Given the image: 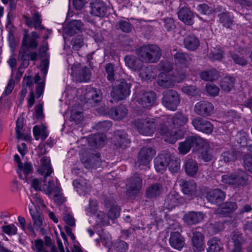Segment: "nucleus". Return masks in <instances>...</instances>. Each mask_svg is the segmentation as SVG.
<instances>
[{
	"label": "nucleus",
	"instance_id": "nucleus-1",
	"mask_svg": "<svg viewBox=\"0 0 252 252\" xmlns=\"http://www.w3.org/2000/svg\"><path fill=\"white\" fill-rule=\"evenodd\" d=\"M188 120L187 115L177 112L173 115H166L158 118L157 122L159 126V133L164 136V140L169 143L174 144L178 139L177 130L171 129L178 128L185 126Z\"/></svg>",
	"mask_w": 252,
	"mask_h": 252
},
{
	"label": "nucleus",
	"instance_id": "nucleus-2",
	"mask_svg": "<svg viewBox=\"0 0 252 252\" xmlns=\"http://www.w3.org/2000/svg\"><path fill=\"white\" fill-rule=\"evenodd\" d=\"M160 66L163 71L161 72L158 76V84L161 87L165 88L172 87L174 86L175 82H180L186 77V74L184 73L176 76H171L169 71L172 70L173 65L167 61L161 62Z\"/></svg>",
	"mask_w": 252,
	"mask_h": 252
},
{
	"label": "nucleus",
	"instance_id": "nucleus-3",
	"mask_svg": "<svg viewBox=\"0 0 252 252\" xmlns=\"http://www.w3.org/2000/svg\"><path fill=\"white\" fill-rule=\"evenodd\" d=\"M137 54L142 62L154 63L160 58L162 53L160 49L156 45H144L137 50Z\"/></svg>",
	"mask_w": 252,
	"mask_h": 252
},
{
	"label": "nucleus",
	"instance_id": "nucleus-4",
	"mask_svg": "<svg viewBox=\"0 0 252 252\" xmlns=\"http://www.w3.org/2000/svg\"><path fill=\"white\" fill-rule=\"evenodd\" d=\"M146 117L139 119L133 122L134 127L138 132L146 136L151 135L157 129L159 132V125L157 124V119Z\"/></svg>",
	"mask_w": 252,
	"mask_h": 252
},
{
	"label": "nucleus",
	"instance_id": "nucleus-5",
	"mask_svg": "<svg viewBox=\"0 0 252 252\" xmlns=\"http://www.w3.org/2000/svg\"><path fill=\"white\" fill-rule=\"evenodd\" d=\"M249 175L242 170H238L231 174L223 175L221 181L225 184L233 186L234 188H239L248 184Z\"/></svg>",
	"mask_w": 252,
	"mask_h": 252
},
{
	"label": "nucleus",
	"instance_id": "nucleus-6",
	"mask_svg": "<svg viewBox=\"0 0 252 252\" xmlns=\"http://www.w3.org/2000/svg\"><path fill=\"white\" fill-rule=\"evenodd\" d=\"M162 103L168 110L175 111L180 103V97L178 93L173 90L165 91L163 92Z\"/></svg>",
	"mask_w": 252,
	"mask_h": 252
},
{
	"label": "nucleus",
	"instance_id": "nucleus-7",
	"mask_svg": "<svg viewBox=\"0 0 252 252\" xmlns=\"http://www.w3.org/2000/svg\"><path fill=\"white\" fill-rule=\"evenodd\" d=\"M130 84L123 80L118 82L117 85L113 87L111 94L116 101L125 99L129 95Z\"/></svg>",
	"mask_w": 252,
	"mask_h": 252
},
{
	"label": "nucleus",
	"instance_id": "nucleus-8",
	"mask_svg": "<svg viewBox=\"0 0 252 252\" xmlns=\"http://www.w3.org/2000/svg\"><path fill=\"white\" fill-rule=\"evenodd\" d=\"M156 154V151L151 147H143L140 151L135 166L147 165Z\"/></svg>",
	"mask_w": 252,
	"mask_h": 252
},
{
	"label": "nucleus",
	"instance_id": "nucleus-9",
	"mask_svg": "<svg viewBox=\"0 0 252 252\" xmlns=\"http://www.w3.org/2000/svg\"><path fill=\"white\" fill-rule=\"evenodd\" d=\"M142 187V179L140 175L135 174L131 177L126 184V192L134 195L140 190Z\"/></svg>",
	"mask_w": 252,
	"mask_h": 252
},
{
	"label": "nucleus",
	"instance_id": "nucleus-10",
	"mask_svg": "<svg viewBox=\"0 0 252 252\" xmlns=\"http://www.w3.org/2000/svg\"><path fill=\"white\" fill-rule=\"evenodd\" d=\"M157 96L152 91L141 93L137 99V101L144 108H150L153 106L156 101Z\"/></svg>",
	"mask_w": 252,
	"mask_h": 252
},
{
	"label": "nucleus",
	"instance_id": "nucleus-11",
	"mask_svg": "<svg viewBox=\"0 0 252 252\" xmlns=\"http://www.w3.org/2000/svg\"><path fill=\"white\" fill-rule=\"evenodd\" d=\"M171 159V155L168 152L159 154L154 160L155 168L157 172L163 173L168 166V162Z\"/></svg>",
	"mask_w": 252,
	"mask_h": 252
},
{
	"label": "nucleus",
	"instance_id": "nucleus-12",
	"mask_svg": "<svg viewBox=\"0 0 252 252\" xmlns=\"http://www.w3.org/2000/svg\"><path fill=\"white\" fill-rule=\"evenodd\" d=\"M90 13L94 16L103 17L107 12V6L101 0H92L90 3Z\"/></svg>",
	"mask_w": 252,
	"mask_h": 252
},
{
	"label": "nucleus",
	"instance_id": "nucleus-13",
	"mask_svg": "<svg viewBox=\"0 0 252 252\" xmlns=\"http://www.w3.org/2000/svg\"><path fill=\"white\" fill-rule=\"evenodd\" d=\"M191 124L196 130L206 134H210L213 130V126L211 123L200 117L194 118Z\"/></svg>",
	"mask_w": 252,
	"mask_h": 252
},
{
	"label": "nucleus",
	"instance_id": "nucleus-14",
	"mask_svg": "<svg viewBox=\"0 0 252 252\" xmlns=\"http://www.w3.org/2000/svg\"><path fill=\"white\" fill-rule=\"evenodd\" d=\"M214 108V105L211 102L202 100L195 104L194 111L198 115L205 117L211 115Z\"/></svg>",
	"mask_w": 252,
	"mask_h": 252
},
{
	"label": "nucleus",
	"instance_id": "nucleus-15",
	"mask_svg": "<svg viewBox=\"0 0 252 252\" xmlns=\"http://www.w3.org/2000/svg\"><path fill=\"white\" fill-rule=\"evenodd\" d=\"M32 18L27 15L24 16L25 23L29 27L33 26L36 29H43L44 27L41 26L42 19L41 14L36 9H33L31 10Z\"/></svg>",
	"mask_w": 252,
	"mask_h": 252
},
{
	"label": "nucleus",
	"instance_id": "nucleus-16",
	"mask_svg": "<svg viewBox=\"0 0 252 252\" xmlns=\"http://www.w3.org/2000/svg\"><path fill=\"white\" fill-rule=\"evenodd\" d=\"M29 209L33 220V227L36 230L40 229V231L42 232L44 230L42 228L43 220L42 213L37 210H35L33 209V205H30V204H29Z\"/></svg>",
	"mask_w": 252,
	"mask_h": 252
},
{
	"label": "nucleus",
	"instance_id": "nucleus-17",
	"mask_svg": "<svg viewBox=\"0 0 252 252\" xmlns=\"http://www.w3.org/2000/svg\"><path fill=\"white\" fill-rule=\"evenodd\" d=\"M76 65H74L72 66V74L75 76V79L77 81L87 82L88 81L91 76V72L89 68L86 66H83L79 68L77 70H74Z\"/></svg>",
	"mask_w": 252,
	"mask_h": 252
},
{
	"label": "nucleus",
	"instance_id": "nucleus-18",
	"mask_svg": "<svg viewBox=\"0 0 252 252\" xmlns=\"http://www.w3.org/2000/svg\"><path fill=\"white\" fill-rule=\"evenodd\" d=\"M238 205L235 202L231 201H226L216 210V213L221 217L228 215L236 210Z\"/></svg>",
	"mask_w": 252,
	"mask_h": 252
},
{
	"label": "nucleus",
	"instance_id": "nucleus-19",
	"mask_svg": "<svg viewBox=\"0 0 252 252\" xmlns=\"http://www.w3.org/2000/svg\"><path fill=\"white\" fill-rule=\"evenodd\" d=\"M179 19L188 25L193 23L194 15L193 12L186 6L180 7L177 13Z\"/></svg>",
	"mask_w": 252,
	"mask_h": 252
},
{
	"label": "nucleus",
	"instance_id": "nucleus-20",
	"mask_svg": "<svg viewBox=\"0 0 252 252\" xmlns=\"http://www.w3.org/2000/svg\"><path fill=\"white\" fill-rule=\"evenodd\" d=\"M204 217L201 212L190 211L184 216L183 220L188 225H193L201 221Z\"/></svg>",
	"mask_w": 252,
	"mask_h": 252
},
{
	"label": "nucleus",
	"instance_id": "nucleus-21",
	"mask_svg": "<svg viewBox=\"0 0 252 252\" xmlns=\"http://www.w3.org/2000/svg\"><path fill=\"white\" fill-rule=\"evenodd\" d=\"M73 185L76 189L77 191L80 194L88 193L91 189L90 182L86 179L79 178L73 181Z\"/></svg>",
	"mask_w": 252,
	"mask_h": 252
},
{
	"label": "nucleus",
	"instance_id": "nucleus-22",
	"mask_svg": "<svg viewBox=\"0 0 252 252\" xmlns=\"http://www.w3.org/2000/svg\"><path fill=\"white\" fill-rule=\"evenodd\" d=\"M115 144L117 147L125 148L130 143L127 135L124 130H118L115 132Z\"/></svg>",
	"mask_w": 252,
	"mask_h": 252
},
{
	"label": "nucleus",
	"instance_id": "nucleus-23",
	"mask_svg": "<svg viewBox=\"0 0 252 252\" xmlns=\"http://www.w3.org/2000/svg\"><path fill=\"white\" fill-rule=\"evenodd\" d=\"M225 197V193L218 189L209 190L206 195L207 200L211 203L221 202L224 199Z\"/></svg>",
	"mask_w": 252,
	"mask_h": 252
},
{
	"label": "nucleus",
	"instance_id": "nucleus-24",
	"mask_svg": "<svg viewBox=\"0 0 252 252\" xmlns=\"http://www.w3.org/2000/svg\"><path fill=\"white\" fill-rule=\"evenodd\" d=\"M169 243L172 248L178 250H181L185 245L184 238L177 232L171 233Z\"/></svg>",
	"mask_w": 252,
	"mask_h": 252
},
{
	"label": "nucleus",
	"instance_id": "nucleus-25",
	"mask_svg": "<svg viewBox=\"0 0 252 252\" xmlns=\"http://www.w3.org/2000/svg\"><path fill=\"white\" fill-rule=\"evenodd\" d=\"M85 98L91 104L96 105L102 98V93L100 90L94 88L90 89L86 93Z\"/></svg>",
	"mask_w": 252,
	"mask_h": 252
},
{
	"label": "nucleus",
	"instance_id": "nucleus-26",
	"mask_svg": "<svg viewBox=\"0 0 252 252\" xmlns=\"http://www.w3.org/2000/svg\"><path fill=\"white\" fill-rule=\"evenodd\" d=\"M184 167L187 174L190 177L194 176L198 170L197 161L191 158H188L184 161Z\"/></svg>",
	"mask_w": 252,
	"mask_h": 252
},
{
	"label": "nucleus",
	"instance_id": "nucleus-27",
	"mask_svg": "<svg viewBox=\"0 0 252 252\" xmlns=\"http://www.w3.org/2000/svg\"><path fill=\"white\" fill-rule=\"evenodd\" d=\"M207 252H220L223 250L221 240L216 237L210 238L207 242Z\"/></svg>",
	"mask_w": 252,
	"mask_h": 252
},
{
	"label": "nucleus",
	"instance_id": "nucleus-28",
	"mask_svg": "<svg viewBox=\"0 0 252 252\" xmlns=\"http://www.w3.org/2000/svg\"><path fill=\"white\" fill-rule=\"evenodd\" d=\"M127 114V110L124 105L117 108H112L109 111V115L112 119L120 120L125 118Z\"/></svg>",
	"mask_w": 252,
	"mask_h": 252
},
{
	"label": "nucleus",
	"instance_id": "nucleus-29",
	"mask_svg": "<svg viewBox=\"0 0 252 252\" xmlns=\"http://www.w3.org/2000/svg\"><path fill=\"white\" fill-rule=\"evenodd\" d=\"M126 65L133 70H138L142 66V61L134 56L128 55L125 58Z\"/></svg>",
	"mask_w": 252,
	"mask_h": 252
},
{
	"label": "nucleus",
	"instance_id": "nucleus-30",
	"mask_svg": "<svg viewBox=\"0 0 252 252\" xmlns=\"http://www.w3.org/2000/svg\"><path fill=\"white\" fill-rule=\"evenodd\" d=\"M180 186L184 194L192 195L196 190V185L193 180L186 181L182 180L180 181Z\"/></svg>",
	"mask_w": 252,
	"mask_h": 252
},
{
	"label": "nucleus",
	"instance_id": "nucleus-31",
	"mask_svg": "<svg viewBox=\"0 0 252 252\" xmlns=\"http://www.w3.org/2000/svg\"><path fill=\"white\" fill-rule=\"evenodd\" d=\"M204 238L202 234L199 231H195L192 234L191 238L192 245L199 251H201L204 249Z\"/></svg>",
	"mask_w": 252,
	"mask_h": 252
},
{
	"label": "nucleus",
	"instance_id": "nucleus-32",
	"mask_svg": "<svg viewBox=\"0 0 252 252\" xmlns=\"http://www.w3.org/2000/svg\"><path fill=\"white\" fill-rule=\"evenodd\" d=\"M83 29V25L81 21L72 20L68 24L66 32L69 35L72 36L81 32Z\"/></svg>",
	"mask_w": 252,
	"mask_h": 252
},
{
	"label": "nucleus",
	"instance_id": "nucleus-33",
	"mask_svg": "<svg viewBox=\"0 0 252 252\" xmlns=\"http://www.w3.org/2000/svg\"><path fill=\"white\" fill-rule=\"evenodd\" d=\"M82 162L86 168H95L99 167L100 166V154H92L86 160L82 161Z\"/></svg>",
	"mask_w": 252,
	"mask_h": 252
},
{
	"label": "nucleus",
	"instance_id": "nucleus-34",
	"mask_svg": "<svg viewBox=\"0 0 252 252\" xmlns=\"http://www.w3.org/2000/svg\"><path fill=\"white\" fill-rule=\"evenodd\" d=\"M186 140L187 141L190 147L193 148V150L194 149L197 150L198 148L202 147L206 142L203 139L197 135L189 136L186 138Z\"/></svg>",
	"mask_w": 252,
	"mask_h": 252
},
{
	"label": "nucleus",
	"instance_id": "nucleus-35",
	"mask_svg": "<svg viewBox=\"0 0 252 252\" xmlns=\"http://www.w3.org/2000/svg\"><path fill=\"white\" fill-rule=\"evenodd\" d=\"M185 47L190 51L195 50L199 45L198 39L193 35L186 36L184 40Z\"/></svg>",
	"mask_w": 252,
	"mask_h": 252
},
{
	"label": "nucleus",
	"instance_id": "nucleus-36",
	"mask_svg": "<svg viewBox=\"0 0 252 252\" xmlns=\"http://www.w3.org/2000/svg\"><path fill=\"white\" fill-rule=\"evenodd\" d=\"M179 203L178 195L175 193H170L166 197L164 207L165 208L171 210Z\"/></svg>",
	"mask_w": 252,
	"mask_h": 252
},
{
	"label": "nucleus",
	"instance_id": "nucleus-37",
	"mask_svg": "<svg viewBox=\"0 0 252 252\" xmlns=\"http://www.w3.org/2000/svg\"><path fill=\"white\" fill-rule=\"evenodd\" d=\"M105 136L103 134H95L89 138V143L95 148L102 147L105 142Z\"/></svg>",
	"mask_w": 252,
	"mask_h": 252
},
{
	"label": "nucleus",
	"instance_id": "nucleus-38",
	"mask_svg": "<svg viewBox=\"0 0 252 252\" xmlns=\"http://www.w3.org/2000/svg\"><path fill=\"white\" fill-rule=\"evenodd\" d=\"M174 59L175 63L182 66H186L187 63L191 60L189 55L182 52H177L174 55Z\"/></svg>",
	"mask_w": 252,
	"mask_h": 252
},
{
	"label": "nucleus",
	"instance_id": "nucleus-39",
	"mask_svg": "<svg viewBox=\"0 0 252 252\" xmlns=\"http://www.w3.org/2000/svg\"><path fill=\"white\" fill-rule=\"evenodd\" d=\"M32 248L34 252H58L54 247L53 248V251L51 252L49 248L44 246V241L40 239L35 240Z\"/></svg>",
	"mask_w": 252,
	"mask_h": 252
},
{
	"label": "nucleus",
	"instance_id": "nucleus-40",
	"mask_svg": "<svg viewBox=\"0 0 252 252\" xmlns=\"http://www.w3.org/2000/svg\"><path fill=\"white\" fill-rule=\"evenodd\" d=\"M203 149L200 152V158L205 162H209L213 159V150L208 143L206 142L202 146Z\"/></svg>",
	"mask_w": 252,
	"mask_h": 252
},
{
	"label": "nucleus",
	"instance_id": "nucleus-41",
	"mask_svg": "<svg viewBox=\"0 0 252 252\" xmlns=\"http://www.w3.org/2000/svg\"><path fill=\"white\" fill-rule=\"evenodd\" d=\"M219 73L214 69L209 70H205L200 73V77L203 80L213 81L218 79Z\"/></svg>",
	"mask_w": 252,
	"mask_h": 252
},
{
	"label": "nucleus",
	"instance_id": "nucleus-42",
	"mask_svg": "<svg viewBox=\"0 0 252 252\" xmlns=\"http://www.w3.org/2000/svg\"><path fill=\"white\" fill-rule=\"evenodd\" d=\"M162 191V186L159 184H155L149 187L146 190L147 197L152 198L158 196Z\"/></svg>",
	"mask_w": 252,
	"mask_h": 252
},
{
	"label": "nucleus",
	"instance_id": "nucleus-43",
	"mask_svg": "<svg viewBox=\"0 0 252 252\" xmlns=\"http://www.w3.org/2000/svg\"><path fill=\"white\" fill-rule=\"evenodd\" d=\"M219 21L223 26L229 28L233 23V18L228 12H222L218 15Z\"/></svg>",
	"mask_w": 252,
	"mask_h": 252
},
{
	"label": "nucleus",
	"instance_id": "nucleus-44",
	"mask_svg": "<svg viewBox=\"0 0 252 252\" xmlns=\"http://www.w3.org/2000/svg\"><path fill=\"white\" fill-rule=\"evenodd\" d=\"M231 239L234 244V248L231 252H241L242 235L238 232H234L231 235Z\"/></svg>",
	"mask_w": 252,
	"mask_h": 252
},
{
	"label": "nucleus",
	"instance_id": "nucleus-45",
	"mask_svg": "<svg viewBox=\"0 0 252 252\" xmlns=\"http://www.w3.org/2000/svg\"><path fill=\"white\" fill-rule=\"evenodd\" d=\"M234 83V78L231 76H226L222 79L220 86L223 90L229 92L233 88Z\"/></svg>",
	"mask_w": 252,
	"mask_h": 252
},
{
	"label": "nucleus",
	"instance_id": "nucleus-46",
	"mask_svg": "<svg viewBox=\"0 0 252 252\" xmlns=\"http://www.w3.org/2000/svg\"><path fill=\"white\" fill-rule=\"evenodd\" d=\"M139 75L143 79L148 80L154 79L156 76V74L151 66H147L141 69Z\"/></svg>",
	"mask_w": 252,
	"mask_h": 252
},
{
	"label": "nucleus",
	"instance_id": "nucleus-47",
	"mask_svg": "<svg viewBox=\"0 0 252 252\" xmlns=\"http://www.w3.org/2000/svg\"><path fill=\"white\" fill-rule=\"evenodd\" d=\"M27 36L24 35L22 41V46L19 50V58L23 61L28 60L29 57Z\"/></svg>",
	"mask_w": 252,
	"mask_h": 252
},
{
	"label": "nucleus",
	"instance_id": "nucleus-48",
	"mask_svg": "<svg viewBox=\"0 0 252 252\" xmlns=\"http://www.w3.org/2000/svg\"><path fill=\"white\" fill-rule=\"evenodd\" d=\"M116 28L120 30L121 31L126 33L130 32L132 29L131 24L128 21L121 20L119 21L116 24Z\"/></svg>",
	"mask_w": 252,
	"mask_h": 252
},
{
	"label": "nucleus",
	"instance_id": "nucleus-49",
	"mask_svg": "<svg viewBox=\"0 0 252 252\" xmlns=\"http://www.w3.org/2000/svg\"><path fill=\"white\" fill-rule=\"evenodd\" d=\"M221 157L225 162L234 161L237 158V154L233 150H227L222 153Z\"/></svg>",
	"mask_w": 252,
	"mask_h": 252
},
{
	"label": "nucleus",
	"instance_id": "nucleus-50",
	"mask_svg": "<svg viewBox=\"0 0 252 252\" xmlns=\"http://www.w3.org/2000/svg\"><path fill=\"white\" fill-rule=\"evenodd\" d=\"M42 191L46 194L50 195L54 191L59 192L60 189L58 187H55L53 181H49L48 184H45V183L43 184Z\"/></svg>",
	"mask_w": 252,
	"mask_h": 252
},
{
	"label": "nucleus",
	"instance_id": "nucleus-51",
	"mask_svg": "<svg viewBox=\"0 0 252 252\" xmlns=\"http://www.w3.org/2000/svg\"><path fill=\"white\" fill-rule=\"evenodd\" d=\"M168 166L172 173H177L180 169V160L171 156V159L168 162Z\"/></svg>",
	"mask_w": 252,
	"mask_h": 252
},
{
	"label": "nucleus",
	"instance_id": "nucleus-52",
	"mask_svg": "<svg viewBox=\"0 0 252 252\" xmlns=\"http://www.w3.org/2000/svg\"><path fill=\"white\" fill-rule=\"evenodd\" d=\"M27 36V41L28 42V47L34 49L36 48L38 46V43L36 40L39 38L38 34L35 32H32L31 33V37H29V35Z\"/></svg>",
	"mask_w": 252,
	"mask_h": 252
},
{
	"label": "nucleus",
	"instance_id": "nucleus-53",
	"mask_svg": "<svg viewBox=\"0 0 252 252\" xmlns=\"http://www.w3.org/2000/svg\"><path fill=\"white\" fill-rule=\"evenodd\" d=\"M208 229L210 233L214 234L222 231L224 229V224L221 222H216L210 223Z\"/></svg>",
	"mask_w": 252,
	"mask_h": 252
},
{
	"label": "nucleus",
	"instance_id": "nucleus-54",
	"mask_svg": "<svg viewBox=\"0 0 252 252\" xmlns=\"http://www.w3.org/2000/svg\"><path fill=\"white\" fill-rule=\"evenodd\" d=\"M97 218V221L102 225H107L109 224V217L103 212L99 211L95 215Z\"/></svg>",
	"mask_w": 252,
	"mask_h": 252
},
{
	"label": "nucleus",
	"instance_id": "nucleus-55",
	"mask_svg": "<svg viewBox=\"0 0 252 252\" xmlns=\"http://www.w3.org/2000/svg\"><path fill=\"white\" fill-rule=\"evenodd\" d=\"M223 52L220 48H215L209 55V58L212 61L220 60L223 58Z\"/></svg>",
	"mask_w": 252,
	"mask_h": 252
},
{
	"label": "nucleus",
	"instance_id": "nucleus-56",
	"mask_svg": "<svg viewBox=\"0 0 252 252\" xmlns=\"http://www.w3.org/2000/svg\"><path fill=\"white\" fill-rule=\"evenodd\" d=\"M86 211L88 215H95L97 213V201L93 199H90L89 206L86 208Z\"/></svg>",
	"mask_w": 252,
	"mask_h": 252
},
{
	"label": "nucleus",
	"instance_id": "nucleus-57",
	"mask_svg": "<svg viewBox=\"0 0 252 252\" xmlns=\"http://www.w3.org/2000/svg\"><path fill=\"white\" fill-rule=\"evenodd\" d=\"M120 207L117 205H112L108 212L110 219L114 220L118 218L120 216Z\"/></svg>",
	"mask_w": 252,
	"mask_h": 252
},
{
	"label": "nucleus",
	"instance_id": "nucleus-58",
	"mask_svg": "<svg viewBox=\"0 0 252 252\" xmlns=\"http://www.w3.org/2000/svg\"><path fill=\"white\" fill-rule=\"evenodd\" d=\"M163 22V26L168 32L172 31L176 28L174 19L172 18L167 17L161 20Z\"/></svg>",
	"mask_w": 252,
	"mask_h": 252
},
{
	"label": "nucleus",
	"instance_id": "nucleus-59",
	"mask_svg": "<svg viewBox=\"0 0 252 252\" xmlns=\"http://www.w3.org/2000/svg\"><path fill=\"white\" fill-rule=\"evenodd\" d=\"M182 91L191 96L196 95L198 93V91L196 86L193 85L185 86L182 88Z\"/></svg>",
	"mask_w": 252,
	"mask_h": 252
},
{
	"label": "nucleus",
	"instance_id": "nucleus-60",
	"mask_svg": "<svg viewBox=\"0 0 252 252\" xmlns=\"http://www.w3.org/2000/svg\"><path fill=\"white\" fill-rule=\"evenodd\" d=\"M1 230L2 232L8 235H14L17 233V228L13 224L2 226Z\"/></svg>",
	"mask_w": 252,
	"mask_h": 252
},
{
	"label": "nucleus",
	"instance_id": "nucleus-61",
	"mask_svg": "<svg viewBox=\"0 0 252 252\" xmlns=\"http://www.w3.org/2000/svg\"><path fill=\"white\" fill-rule=\"evenodd\" d=\"M239 118L237 113L234 111H229L224 115V122L228 123L235 122Z\"/></svg>",
	"mask_w": 252,
	"mask_h": 252
},
{
	"label": "nucleus",
	"instance_id": "nucleus-62",
	"mask_svg": "<svg viewBox=\"0 0 252 252\" xmlns=\"http://www.w3.org/2000/svg\"><path fill=\"white\" fill-rule=\"evenodd\" d=\"M38 173L44 176V178L50 176L53 172L51 166L40 165L38 169Z\"/></svg>",
	"mask_w": 252,
	"mask_h": 252
},
{
	"label": "nucleus",
	"instance_id": "nucleus-63",
	"mask_svg": "<svg viewBox=\"0 0 252 252\" xmlns=\"http://www.w3.org/2000/svg\"><path fill=\"white\" fill-rule=\"evenodd\" d=\"M191 148L189 146V144L185 139L184 141L180 142L179 143L178 150L179 151L180 154L184 155L188 153L189 152Z\"/></svg>",
	"mask_w": 252,
	"mask_h": 252
},
{
	"label": "nucleus",
	"instance_id": "nucleus-64",
	"mask_svg": "<svg viewBox=\"0 0 252 252\" xmlns=\"http://www.w3.org/2000/svg\"><path fill=\"white\" fill-rule=\"evenodd\" d=\"M244 165L245 168L251 173H252V155L247 154L243 157Z\"/></svg>",
	"mask_w": 252,
	"mask_h": 252
}]
</instances>
